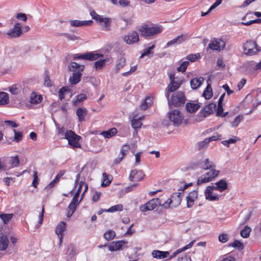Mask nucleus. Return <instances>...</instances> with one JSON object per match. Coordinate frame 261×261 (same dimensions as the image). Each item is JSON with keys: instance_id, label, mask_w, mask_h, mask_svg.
I'll return each mask as SVG.
<instances>
[{"instance_id": "obj_13", "label": "nucleus", "mask_w": 261, "mask_h": 261, "mask_svg": "<svg viewBox=\"0 0 261 261\" xmlns=\"http://www.w3.org/2000/svg\"><path fill=\"white\" fill-rule=\"evenodd\" d=\"M22 34L21 25L19 23H16L13 28L10 29L7 33V35L10 38H16L20 36Z\"/></svg>"}, {"instance_id": "obj_3", "label": "nucleus", "mask_w": 261, "mask_h": 261, "mask_svg": "<svg viewBox=\"0 0 261 261\" xmlns=\"http://www.w3.org/2000/svg\"><path fill=\"white\" fill-rule=\"evenodd\" d=\"M243 52L246 56H253L257 54L261 50V47L258 46L256 43L252 40H247L243 45Z\"/></svg>"}, {"instance_id": "obj_22", "label": "nucleus", "mask_w": 261, "mask_h": 261, "mask_svg": "<svg viewBox=\"0 0 261 261\" xmlns=\"http://www.w3.org/2000/svg\"><path fill=\"white\" fill-rule=\"evenodd\" d=\"M42 100V97L41 95L38 94L35 92L31 93L30 97V102L31 103L37 105Z\"/></svg>"}, {"instance_id": "obj_47", "label": "nucleus", "mask_w": 261, "mask_h": 261, "mask_svg": "<svg viewBox=\"0 0 261 261\" xmlns=\"http://www.w3.org/2000/svg\"><path fill=\"white\" fill-rule=\"evenodd\" d=\"M211 181L210 179L205 176L204 174L201 175L198 179L197 181V185H201Z\"/></svg>"}, {"instance_id": "obj_46", "label": "nucleus", "mask_w": 261, "mask_h": 261, "mask_svg": "<svg viewBox=\"0 0 261 261\" xmlns=\"http://www.w3.org/2000/svg\"><path fill=\"white\" fill-rule=\"evenodd\" d=\"M251 230V228L249 227L246 226L244 229L241 230V236L244 238H247L249 237Z\"/></svg>"}, {"instance_id": "obj_2", "label": "nucleus", "mask_w": 261, "mask_h": 261, "mask_svg": "<svg viewBox=\"0 0 261 261\" xmlns=\"http://www.w3.org/2000/svg\"><path fill=\"white\" fill-rule=\"evenodd\" d=\"M139 31L144 36H153L161 34L163 31V27L161 25L149 27L147 24H144L139 28Z\"/></svg>"}, {"instance_id": "obj_7", "label": "nucleus", "mask_w": 261, "mask_h": 261, "mask_svg": "<svg viewBox=\"0 0 261 261\" xmlns=\"http://www.w3.org/2000/svg\"><path fill=\"white\" fill-rule=\"evenodd\" d=\"M168 118L175 126L180 125L184 119V116L177 109L170 110L168 113Z\"/></svg>"}, {"instance_id": "obj_29", "label": "nucleus", "mask_w": 261, "mask_h": 261, "mask_svg": "<svg viewBox=\"0 0 261 261\" xmlns=\"http://www.w3.org/2000/svg\"><path fill=\"white\" fill-rule=\"evenodd\" d=\"M181 83H170V84L167 87V91L165 94L166 97L168 98L169 96V93L174 92L178 89L180 86Z\"/></svg>"}, {"instance_id": "obj_58", "label": "nucleus", "mask_w": 261, "mask_h": 261, "mask_svg": "<svg viewBox=\"0 0 261 261\" xmlns=\"http://www.w3.org/2000/svg\"><path fill=\"white\" fill-rule=\"evenodd\" d=\"M125 59L124 57H120L117 63V68L118 69L122 68L125 64Z\"/></svg>"}, {"instance_id": "obj_16", "label": "nucleus", "mask_w": 261, "mask_h": 261, "mask_svg": "<svg viewBox=\"0 0 261 261\" xmlns=\"http://www.w3.org/2000/svg\"><path fill=\"white\" fill-rule=\"evenodd\" d=\"M129 149V146L128 145H123L121 149L120 152L118 156L113 161V165H117L119 164L125 155L126 154L128 150Z\"/></svg>"}, {"instance_id": "obj_61", "label": "nucleus", "mask_w": 261, "mask_h": 261, "mask_svg": "<svg viewBox=\"0 0 261 261\" xmlns=\"http://www.w3.org/2000/svg\"><path fill=\"white\" fill-rule=\"evenodd\" d=\"M38 184L37 172L36 171H34L33 172V181L32 182V185L34 187H36Z\"/></svg>"}, {"instance_id": "obj_63", "label": "nucleus", "mask_w": 261, "mask_h": 261, "mask_svg": "<svg viewBox=\"0 0 261 261\" xmlns=\"http://www.w3.org/2000/svg\"><path fill=\"white\" fill-rule=\"evenodd\" d=\"M222 0H216L215 3L209 8V11H212L222 3Z\"/></svg>"}, {"instance_id": "obj_37", "label": "nucleus", "mask_w": 261, "mask_h": 261, "mask_svg": "<svg viewBox=\"0 0 261 261\" xmlns=\"http://www.w3.org/2000/svg\"><path fill=\"white\" fill-rule=\"evenodd\" d=\"M70 91V89L68 87H63L61 88L59 92V99L62 100L65 98V95L69 93Z\"/></svg>"}, {"instance_id": "obj_20", "label": "nucleus", "mask_w": 261, "mask_h": 261, "mask_svg": "<svg viewBox=\"0 0 261 261\" xmlns=\"http://www.w3.org/2000/svg\"><path fill=\"white\" fill-rule=\"evenodd\" d=\"M144 176L141 171H138L137 170H133L130 171L129 174V179L130 181H140L143 178Z\"/></svg>"}, {"instance_id": "obj_31", "label": "nucleus", "mask_w": 261, "mask_h": 261, "mask_svg": "<svg viewBox=\"0 0 261 261\" xmlns=\"http://www.w3.org/2000/svg\"><path fill=\"white\" fill-rule=\"evenodd\" d=\"M76 114L80 121L85 120V116L87 114V111L85 108H79L76 111Z\"/></svg>"}, {"instance_id": "obj_50", "label": "nucleus", "mask_w": 261, "mask_h": 261, "mask_svg": "<svg viewBox=\"0 0 261 261\" xmlns=\"http://www.w3.org/2000/svg\"><path fill=\"white\" fill-rule=\"evenodd\" d=\"M106 60L100 59L95 62L94 66L96 70L101 69L105 64Z\"/></svg>"}, {"instance_id": "obj_10", "label": "nucleus", "mask_w": 261, "mask_h": 261, "mask_svg": "<svg viewBox=\"0 0 261 261\" xmlns=\"http://www.w3.org/2000/svg\"><path fill=\"white\" fill-rule=\"evenodd\" d=\"M80 138L79 136L71 130H66L64 138L68 140L69 144L73 147H77L80 146L79 143Z\"/></svg>"}, {"instance_id": "obj_5", "label": "nucleus", "mask_w": 261, "mask_h": 261, "mask_svg": "<svg viewBox=\"0 0 261 261\" xmlns=\"http://www.w3.org/2000/svg\"><path fill=\"white\" fill-rule=\"evenodd\" d=\"M167 98L169 108H171L172 105L175 107L180 106L184 105L186 101L184 93L180 91L174 93L170 99L169 97Z\"/></svg>"}, {"instance_id": "obj_49", "label": "nucleus", "mask_w": 261, "mask_h": 261, "mask_svg": "<svg viewBox=\"0 0 261 261\" xmlns=\"http://www.w3.org/2000/svg\"><path fill=\"white\" fill-rule=\"evenodd\" d=\"M14 137L13 140L16 142H19L22 140L23 134L20 132H17L16 129H14Z\"/></svg>"}, {"instance_id": "obj_64", "label": "nucleus", "mask_w": 261, "mask_h": 261, "mask_svg": "<svg viewBox=\"0 0 261 261\" xmlns=\"http://www.w3.org/2000/svg\"><path fill=\"white\" fill-rule=\"evenodd\" d=\"M101 195V193L100 192H95L94 194V195H93L92 196V200L93 202H97L100 196Z\"/></svg>"}, {"instance_id": "obj_6", "label": "nucleus", "mask_w": 261, "mask_h": 261, "mask_svg": "<svg viewBox=\"0 0 261 261\" xmlns=\"http://www.w3.org/2000/svg\"><path fill=\"white\" fill-rule=\"evenodd\" d=\"M183 193L182 192L173 193L171 197L162 204V207L168 208L170 206L176 207L178 206L181 202Z\"/></svg>"}, {"instance_id": "obj_59", "label": "nucleus", "mask_w": 261, "mask_h": 261, "mask_svg": "<svg viewBox=\"0 0 261 261\" xmlns=\"http://www.w3.org/2000/svg\"><path fill=\"white\" fill-rule=\"evenodd\" d=\"M230 246H232L234 248H237L238 249H243L244 248L243 245L242 243H241L239 241L236 240L233 242L231 243L230 244Z\"/></svg>"}, {"instance_id": "obj_38", "label": "nucleus", "mask_w": 261, "mask_h": 261, "mask_svg": "<svg viewBox=\"0 0 261 261\" xmlns=\"http://www.w3.org/2000/svg\"><path fill=\"white\" fill-rule=\"evenodd\" d=\"M8 102V94L4 92H0V105H5Z\"/></svg>"}, {"instance_id": "obj_57", "label": "nucleus", "mask_w": 261, "mask_h": 261, "mask_svg": "<svg viewBox=\"0 0 261 261\" xmlns=\"http://www.w3.org/2000/svg\"><path fill=\"white\" fill-rule=\"evenodd\" d=\"M209 143L208 140H207V138H205L203 141L198 142L197 146L199 149H200L205 147Z\"/></svg>"}, {"instance_id": "obj_8", "label": "nucleus", "mask_w": 261, "mask_h": 261, "mask_svg": "<svg viewBox=\"0 0 261 261\" xmlns=\"http://www.w3.org/2000/svg\"><path fill=\"white\" fill-rule=\"evenodd\" d=\"M192 76L191 74H188L187 75V77L188 79H184L185 81H189L190 82H204L205 81L206 82H211L212 81L215 80H220V79H217V76H219V74L214 75L212 74H207L205 75L204 77L200 76L199 77H191Z\"/></svg>"}, {"instance_id": "obj_18", "label": "nucleus", "mask_w": 261, "mask_h": 261, "mask_svg": "<svg viewBox=\"0 0 261 261\" xmlns=\"http://www.w3.org/2000/svg\"><path fill=\"white\" fill-rule=\"evenodd\" d=\"M216 105L215 103H211L206 105L201 111L200 113L204 117L213 113L215 110Z\"/></svg>"}, {"instance_id": "obj_9", "label": "nucleus", "mask_w": 261, "mask_h": 261, "mask_svg": "<svg viewBox=\"0 0 261 261\" xmlns=\"http://www.w3.org/2000/svg\"><path fill=\"white\" fill-rule=\"evenodd\" d=\"M163 203L159 198H153L148 201L146 204H142L140 206V210L145 212L147 211L154 210L158 205L162 206Z\"/></svg>"}, {"instance_id": "obj_48", "label": "nucleus", "mask_w": 261, "mask_h": 261, "mask_svg": "<svg viewBox=\"0 0 261 261\" xmlns=\"http://www.w3.org/2000/svg\"><path fill=\"white\" fill-rule=\"evenodd\" d=\"M239 140L240 139H238L237 137H234L233 138H230L227 140L222 141V144L225 146L229 147V144L235 143Z\"/></svg>"}, {"instance_id": "obj_21", "label": "nucleus", "mask_w": 261, "mask_h": 261, "mask_svg": "<svg viewBox=\"0 0 261 261\" xmlns=\"http://www.w3.org/2000/svg\"><path fill=\"white\" fill-rule=\"evenodd\" d=\"M186 35L181 34V35L178 36L175 38L168 42L166 44V47H169L175 44H180L186 40Z\"/></svg>"}, {"instance_id": "obj_28", "label": "nucleus", "mask_w": 261, "mask_h": 261, "mask_svg": "<svg viewBox=\"0 0 261 261\" xmlns=\"http://www.w3.org/2000/svg\"><path fill=\"white\" fill-rule=\"evenodd\" d=\"M152 99L153 98L151 96L146 97L145 98V99H144L142 101V102L140 106V109L142 110H145L148 108L150 107L152 103Z\"/></svg>"}, {"instance_id": "obj_39", "label": "nucleus", "mask_w": 261, "mask_h": 261, "mask_svg": "<svg viewBox=\"0 0 261 261\" xmlns=\"http://www.w3.org/2000/svg\"><path fill=\"white\" fill-rule=\"evenodd\" d=\"M66 228V224L64 222H61L58 225L56 228V233L58 236L62 235L63 232L64 231Z\"/></svg>"}, {"instance_id": "obj_54", "label": "nucleus", "mask_w": 261, "mask_h": 261, "mask_svg": "<svg viewBox=\"0 0 261 261\" xmlns=\"http://www.w3.org/2000/svg\"><path fill=\"white\" fill-rule=\"evenodd\" d=\"M154 48V45H152L151 46L147 47L143 50L140 58H143L145 56H147L151 53V50Z\"/></svg>"}, {"instance_id": "obj_30", "label": "nucleus", "mask_w": 261, "mask_h": 261, "mask_svg": "<svg viewBox=\"0 0 261 261\" xmlns=\"http://www.w3.org/2000/svg\"><path fill=\"white\" fill-rule=\"evenodd\" d=\"M169 254L168 251H162L160 250H153L152 255L154 258L162 259L165 258Z\"/></svg>"}, {"instance_id": "obj_36", "label": "nucleus", "mask_w": 261, "mask_h": 261, "mask_svg": "<svg viewBox=\"0 0 261 261\" xmlns=\"http://www.w3.org/2000/svg\"><path fill=\"white\" fill-rule=\"evenodd\" d=\"M117 130L116 128H113L108 131H103L101 134L106 138H110L116 134Z\"/></svg>"}, {"instance_id": "obj_17", "label": "nucleus", "mask_w": 261, "mask_h": 261, "mask_svg": "<svg viewBox=\"0 0 261 261\" xmlns=\"http://www.w3.org/2000/svg\"><path fill=\"white\" fill-rule=\"evenodd\" d=\"M124 40L127 44L135 43L139 40V35L137 32L133 31L125 37Z\"/></svg>"}, {"instance_id": "obj_26", "label": "nucleus", "mask_w": 261, "mask_h": 261, "mask_svg": "<svg viewBox=\"0 0 261 261\" xmlns=\"http://www.w3.org/2000/svg\"><path fill=\"white\" fill-rule=\"evenodd\" d=\"M92 20L80 21L78 20H73L70 21V24L73 27H81L90 25L92 24Z\"/></svg>"}, {"instance_id": "obj_55", "label": "nucleus", "mask_w": 261, "mask_h": 261, "mask_svg": "<svg viewBox=\"0 0 261 261\" xmlns=\"http://www.w3.org/2000/svg\"><path fill=\"white\" fill-rule=\"evenodd\" d=\"M68 252L69 253V255L71 257H73L75 255L76 249L73 245L70 244L68 246Z\"/></svg>"}, {"instance_id": "obj_52", "label": "nucleus", "mask_w": 261, "mask_h": 261, "mask_svg": "<svg viewBox=\"0 0 261 261\" xmlns=\"http://www.w3.org/2000/svg\"><path fill=\"white\" fill-rule=\"evenodd\" d=\"M223 111L222 103H219L218 105L217 111V115L218 116H221L222 117H225L228 112H226L225 113H222Z\"/></svg>"}, {"instance_id": "obj_44", "label": "nucleus", "mask_w": 261, "mask_h": 261, "mask_svg": "<svg viewBox=\"0 0 261 261\" xmlns=\"http://www.w3.org/2000/svg\"><path fill=\"white\" fill-rule=\"evenodd\" d=\"M115 236V232L112 230L107 231L103 234L104 238L108 241L113 239Z\"/></svg>"}, {"instance_id": "obj_12", "label": "nucleus", "mask_w": 261, "mask_h": 261, "mask_svg": "<svg viewBox=\"0 0 261 261\" xmlns=\"http://www.w3.org/2000/svg\"><path fill=\"white\" fill-rule=\"evenodd\" d=\"M225 45V42L222 40L214 38L208 44V48L212 50L219 51L223 49Z\"/></svg>"}, {"instance_id": "obj_33", "label": "nucleus", "mask_w": 261, "mask_h": 261, "mask_svg": "<svg viewBox=\"0 0 261 261\" xmlns=\"http://www.w3.org/2000/svg\"><path fill=\"white\" fill-rule=\"evenodd\" d=\"M194 243V241H192L189 244L185 246V247H184L180 249H177L176 251H175V252L172 253V254H171V255L170 256V257L169 259H171L173 257H175L178 254L180 253L182 251H185L186 250H187L189 248H190L193 246Z\"/></svg>"}, {"instance_id": "obj_53", "label": "nucleus", "mask_w": 261, "mask_h": 261, "mask_svg": "<svg viewBox=\"0 0 261 261\" xmlns=\"http://www.w3.org/2000/svg\"><path fill=\"white\" fill-rule=\"evenodd\" d=\"M243 116L242 115H238L237 116L234 120L231 122V125L232 127H237L239 124L243 120Z\"/></svg>"}, {"instance_id": "obj_24", "label": "nucleus", "mask_w": 261, "mask_h": 261, "mask_svg": "<svg viewBox=\"0 0 261 261\" xmlns=\"http://www.w3.org/2000/svg\"><path fill=\"white\" fill-rule=\"evenodd\" d=\"M228 188L227 183L225 179H221L219 181L215 183L214 188L215 190H218L220 192H222L226 190Z\"/></svg>"}, {"instance_id": "obj_23", "label": "nucleus", "mask_w": 261, "mask_h": 261, "mask_svg": "<svg viewBox=\"0 0 261 261\" xmlns=\"http://www.w3.org/2000/svg\"><path fill=\"white\" fill-rule=\"evenodd\" d=\"M125 242L122 241L113 242L108 246L109 250L111 251L118 250L122 248Z\"/></svg>"}, {"instance_id": "obj_32", "label": "nucleus", "mask_w": 261, "mask_h": 261, "mask_svg": "<svg viewBox=\"0 0 261 261\" xmlns=\"http://www.w3.org/2000/svg\"><path fill=\"white\" fill-rule=\"evenodd\" d=\"M208 170L209 171L204 174L210 179V181H212L215 177L218 175L219 171L216 170L215 168Z\"/></svg>"}, {"instance_id": "obj_4", "label": "nucleus", "mask_w": 261, "mask_h": 261, "mask_svg": "<svg viewBox=\"0 0 261 261\" xmlns=\"http://www.w3.org/2000/svg\"><path fill=\"white\" fill-rule=\"evenodd\" d=\"M90 14L92 18L100 24L103 31H108L110 30L111 23L110 18L103 17L102 16L97 14L94 10H91Z\"/></svg>"}, {"instance_id": "obj_19", "label": "nucleus", "mask_w": 261, "mask_h": 261, "mask_svg": "<svg viewBox=\"0 0 261 261\" xmlns=\"http://www.w3.org/2000/svg\"><path fill=\"white\" fill-rule=\"evenodd\" d=\"M198 197V192L196 191H193L189 193L187 196V204L188 207H191L194 204V201Z\"/></svg>"}, {"instance_id": "obj_43", "label": "nucleus", "mask_w": 261, "mask_h": 261, "mask_svg": "<svg viewBox=\"0 0 261 261\" xmlns=\"http://www.w3.org/2000/svg\"><path fill=\"white\" fill-rule=\"evenodd\" d=\"M123 210V205L121 204L115 205L111 206L108 209L105 210L106 212L113 213L117 211H121Z\"/></svg>"}, {"instance_id": "obj_60", "label": "nucleus", "mask_w": 261, "mask_h": 261, "mask_svg": "<svg viewBox=\"0 0 261 261\" xmlns=\"http://www.w3.org/2000/svg\"><path fill=\"white\" fill-rule=\"evenodd\" d=\"M228 240V236L225 233L221 234L219 236V241L222 243H225Z\"/></svg>"}, {"instance_id": "obj_27", "label": "nucleus", "mask_w": 261, "mask_h": 261, "mask_svg": "<svg viewBox=\"0 0 261 261\" xmlns=\"http://www.w3.org/2000/svg\"><path fill=\"white\" fill-rule=\"evenodd\" d=\"M9 241L7 235L4 234L0 237V250H6L8 246Z\"/></svg>"}, {"instance_id": "obj_1", "label": "nucleus", "mask_w": 261, "mask_h": 261, "mask_svg": "<svg viewBox=\"0 0 261 261\" xmlns=\"http://www.w3.org/2000/svg\"><path fill=\"white\" fill-rule=\"evenodd\" d=\"M67 67L69 71L72 72L69 82H80L82 75V72L84 69V65L71 62L68 65Z\"/></svg>"}, {"instance_id": "obj_62", "label": "nucleus", "mask_w": 261, "mask_h": 261, "mask_svg": "<svg viewBox=\"0 0 261 261\" xmlns=\"http://www.w3.org/2000/svg\"><path fill=\"white\" fill-rule=\"evenodd\" d=\"M102 175L103 177V182L102 183L101 186H107L110 184L111 181L109 180H108V176L106 173H103Z\"/></svg>"}, {"instance_id": "obj_56", "label": "nucleus", "mask_w": 261, "mask_h": 261, "mask_svg": "<svg viewBox=\"0 0 261 261\" xmlns=\"http://www.w3.org/2000/svg\"><path fill=\"white\" fill-rule=\"evenodd\" d=\"M189 65L188 61L183 62L180 66L177 68L178 71H181L182 72H185Z\"/></svg>"}, {"instance_id": "obj_41", "label": "nucleus", "mask_w": 261, "mask_h": 261, "mask_svg": "<svg viewBox=\"0 0 261 261\" xmlns=\"http://www.w3.org/2000/svg\"><path fill=\"white\" fill-rule=\"evenodd\" d=\"M20 163V161L18 156H12L9 160V164L11 167H16Z\"/></svg>"}, {"instance_id": "obj_35", "label": "nucleus", "mask_w": 261, "mask_h": 261, "mask_svg": "<svg viewBox=\"0 0 261 261\" xmlns=\"http://www.w3.org/2000/svg\"><path fill=\"white\" fill-rule=\"evenodd\" d=\"M87 98L85 94L81 93L75 96L73 99L72 103L74 106H76L77 103L83 101Z\"/></svg>"}, {"instance_id": "obj_25", "label": "nucleus", "mask_w": 261, "mask_h": 261, "mask_svg": "<svg viewBox=\"0 0 261 261\" xmlns=\"http://www.w3.org/2000/svg\"><path fill=\"white\" fill-rule=\"evenodd\" d=\"M200 107V106L197 101L188 102L186 104V109L187 111L190 113H193L197 111Z\"/></svg>"}, {"instance_id": "obj_51", "label": "nucleus", "mask_w": 261, "mask_h": 261, "mask_svg": "<svg viewBox=\"0 0 261 261\" xmlns=\"http://www.w3.org/2000/svg\"><path fill=\"white\" fill-rule=\"evenodd\" d=\"M199 54H189L186 57V59L191 62H194L200 58Z\"/></svg>"}, {"instance_id": "obj_11", "label": "nucleus", "mask_w": 261, "mask_h": 261, "mask_svg": "<svg viewBox=\"0 0 261 261\" xmlns=\"http://www.w3.org/2000/svg\"><path fill=\"white\" fill-rule=\"evenodd\" d=\"M102 54L94 53L93 52H89L85 54H75L73 56V59H84L89 61H93L98 59L100 57H102Z\"/></svg>"}, {"instance_id": "obj_40", "label": "nucleus", "mask_w": 261, "mask_h": 261, "mask_svg": "<svg viewBox=\"0 0 261 261\" xmlns=\"http://www.w3.org/2000/svg\"><path fill=\"white\" fill-rule=\"evenodd\" d=\"M13 214H3L0 215V218L5 224H7L13 218Z\"/></svg>"}, {"instance_id": "obj_45", "label": "nucleus", "mask_w": 261, "mask_h": 261, "mask_svg": "<svg viewBox=\"0 0 261 261\" xmlns=\"http://www.w3.org/2000/svg\"><path fill=\"white\" fill-rule=\"evenodd\" d=\"M141 118L139 119H134L132 120V126L135 129L139 128L141 127L142 124L141 122Z\"/></svg>"}, {"instance_id": "obj_42", "label": "nucleus", "mask_w": 261, "mask_h": 261, "mask_svg": "<svg viewBox=\"0 0 261 261\" xmlns=\"http://www.w3.org/2000/svg\"><path fill=\"white\" fill-rule=\"evenodd\" d=\"M21 87L18 84H15L9 88V91L12 94H17L21 91Z\"/></svg>"}, {"instance_id": "obj_34", "label": "nucleus", "mask_w": 261, "mask_h": 261, "mask_svg": "<svg viewBox=\"0 0 261 261\" xmlns=\"http://www.w3.org/2000/svg\"><path fill=\"white\" fill-rule=\"evenodd\" d=\"M206 99H210L213 96V91L211 85L208 83L202 94Z\"/></svg>"}, {"instance_id": "obj_14", "label": "nucleus", "mask_w": 261, "mask_h": 261, "mask_svg": "<svg viewBox=\"0 0 261 261\" xmlns=\"http://www.w3.org/2000/svg\"><path fill=\"white\" fill-rule=\"evenodd\" d=\"M194 166L195 167H199L204 170H208L215 167L214 163L210 161L208 158L205 159L203 161H198L196 163H195Z\"/></svg>"}, {"instance_id": "obj_15", "label": "nucleus", "mask_w": 261, "mask_h": 261, "mask_svg": "<svg viewBox=\"0 0 261 261\" xmlns=\"http://www.w3.org/2000/svg\"><path fill=\"white\" fill-rule=\"evenodd\" d=\"M215 190L214 186H207L204 191V195L206 199L210 201H218L219 199V196L217 195L213 194V191Z\"/></svg>"}]
</instances>
